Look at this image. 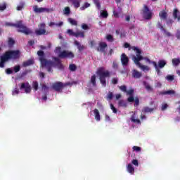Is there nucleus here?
Masks as SVG:
<instances>
[{"mask_svg":"<svg viewBox=\"0 0 180 180\" xmlns=\"http://www.w3.org/2000/svg\"><path fill=\"white\" fill-rule=\"evenodd\" d=\"M37 56H39V60L41 63V68H46L48 72H53V67H57L59 70H64V65L61 63V60L57 57H53V60H50L46 58V55L44 51H38Z\"/></svg>","mask_w":180,"mask_h":180,"instance_id":"1","label":"nucleus"},{"mask_svg":"<svg viewBox=\"0 0 180 180\" xmlns=\"http://www.w3.org/2000/svg\"><path fill=\"white\" fill-rule=\"evenodd\" d=\"M131 49L134 51H136V56H132V60L134 61V64L137 65L142 71H150V68L147 65H142L140 61L143 60V58L141 57V49H139L137 46H132Z\"/></svg>","mask_w":180,"mask_h":180,"instance_id":"2","label":"nucleus"},{"mask_svg":"<svg viewBox=\"0 0 180 180\" xmlns=\"http://www.w3.org/2000/svg\"><path fill=\"white\" fill-rule=\"evenodd\" d=\"M5 25L7 27H16L17 32L18 33H23L24 34L29 35L33 33V31L26 27L25 24H23L22 20L17 21L16 23L12 22H6Z\"/></svg>","mask_w":180,"mask_h":180,"instance_id":"3","label":"nucleus"},{"mask_svg":"<svg viewBox=\"0 0 180 180\" xmlns=\"http://www.w3.org/2000/svg\"><path fill=\"white\" fill-rule=\"evenodd\" d=\"M97 75L99 77L100 82L103 86H106V78L110 77V72L105 70V67H100L96 71Z\"/></svg>","mask_w":180,"mask_h":180,"instance_id":"4","label":"nucleus"},{"mask_svg":"<svg viewBox=\"0 0 180 180\" xmlns=\"http://www.w3.org/2000/svg\"><path fill=\"white\" fill-rule=\"evenodd\" d=\"M54 51L56 54H58V58H74L75 57L74 53L70 51L63 50L61 51V46H57Z\"/></svg>","mask_w":180,"mask_h":180,"instance_id":"5","label":"nucleus"},{"mask_svg":"<svg viewBox=\"0 0 180 180\" xmlns=\"http://www.w3.org/2000/svg\"><path fill=\"white\" fill-rule=\"evenodd\" d=\"M4 57L9 60H18L20 58V51L19 50H10L6 51L4 54Z\"/></svg>","mask_w":180,"mask_h":180,"instance_id":"6","label":"nucleus"},{"mask_svg":"<svg viewBox=\"0 0 180 180\" xmlns=\"http://www.w3.org/2000/svg\"><path fill=\"white\" fill-rule=\"evenodd\" d=\"M140 13L142 18H143V19L146 20H150V19H153V11H151L150 8H148L146 4L143 5V7L141 10Z\"/></svg>","mask_w":180,"mask_h":180,"instance_id":"7","label":"nucleus"},{"mask_svg":"<svg viewBox=\"0 0 180 180\" xmlns=\"http://www.w3.org/2000/svg\"><path fill=\"white\" fill-rule=\"evenodd\" d=\"M70 85H72L71 82H70L66 83L56 82L52 84L51 88L52 89H53V91H56V92H61V91H63V89H64L65 86H70Z\"/></svg>","mask_w":180,"mask_h":180,"instance_id":"8","label":"nucleus"},{"mask_svg":"<svg viewBox=\"0 0 180 180\" xmlns=\"http://www.w3.org/2000/svg\"><path fill=\"white\" fill-rule=\"evenodd\" d=\"M33 11L35 12V13H44L46 12V13H50V12H54V8H39L38 6L35 5L33 6Z\"/></svg>","mask_w":180,"mask_h":180,"instance_id":"9","label":"nucleus"},{"mask_svg":"<svg viewBox=\"0 0 180 180\" xmlns=\"http://www.w3.org/2000/svg\"><path fill=\"white\" fill-rule=\"evenodd\" d=\"M67 33L69 34V36H74L77 38L82 37V39H84V37H85V32L84 31H77L74 32L72 30L69 29L67 30Z\"/></svg>","mask_w":180,"mask_h":180,"instance_id":"10","label":"nucleus"},{"mask_svg":"<svg viewBox=\"0 0 180 180\" xmlns=\"http://www.w3.org/2000/svg\"><path fill=\"white\" fill-rule=\"evenodd\" d=\"M106 47H108V44H106V42L101 41L98 44V46L96 48V51H101L104 56H106Z\"/></svg>","mask_w":180,"mask_h":180,"instance_id":"11","label":"nucleus"},{"mask_svg":"<svg viewBox=\"0 0 180 180\" xmlns=\"http://www.w3.org/2000/svg\"><path fill=\"white\" fill-rule=\"evenodd\" d=\"M20 89H25V94H30V92H32V86L28 82L22 83L21 86H20Z\"/></svg>","mask_w":180,"mask_h":180,"instance_id":"12","label":"nucleus"},{"mask_svg":"<svg viewBox=\"0 0 180 180\" xmlns=\"http://www.w3.org/2000/svg\"><path fill=\"white\" fill-rule=\"evenodd\" d=\"M40 27L41 29L35 30V34H37V36H41L43 34H46V24H40Z\"/></svg>","mask_w":180,"mask_h":180,"instance_id":"13","label":"nucleus"},{"mask_svg":"<svg viewBox=\"0 0 180 180\" xmlns=\"http://www.w3.org/2000/svg\"><path fill=\"white\" fill-rule=\"evenodd\" d=\"M120 60L123 67H127V65H129V57H127L126 53L121 55Z\"/></svg>","mask_w":180,"mask_h":180,"instance_id":"14","label":"nucleus"},{"mask_svg":"<svg viewBox=\"0 0 180 180\" xmlns=\"http://www.w3.org/2000/svg\"><path fill=\"white\" fill-rule=\"evenodd\" d=\"M127 95H129V97L127 98V101L129 102H134V97L133 96V95H134V89H131L129 90H127Z\"/></svg>","mask_w":180,"mask_h":180,"instance_id":"15","label":"nucleus"},{"mask_svg":"<svg viewBox=\"0 0 180 180\" xmlns=\"http://www.w3.org/2000/svg\"><path fill=\"white\" fill-rule=\"evenodd\" d=\"M142 75H143L141 74V72H139L137 70L134 69L132 70L133 78H136V79H138L139 78H141Z\"/></svg>","mask_w":180,"mask_h":180,"instance_id":"16","label":"nucleus"},{"mask_svg":"<svg viewBox=\"0 0 180 180\" xmlns=\"http://www.w3.org/2000/svg\"><path fill=\"white\" fill-rule=\"evenodd\" d=\"M8 61L4 55L1 56L0 58V68H4L5 67V63Z\"/></svg>","mask_w":180,"mask_h":180,"instance_id":"17","label":"nucleus"},{"mask_svg":"<svg viewBox=\"0 0 180 180\" xmlns=\"http://www.w3.org/2000/svg\"><path fill=\"white\" fill-rule=\"evenodd\" d=\"M94 117L97 122H101V114L99 113V110L96 108L94 110Z\"/></svg>","mask_w":180,"mask_h":180,"instance_id":"18","label":"nucleus"},{"mask_svg":"<svg viewBox=\"0 0 180 180\" xmlns=\"http://www.w3.org/2000/svg\"><path fill=\"white\" fill-rule=\"evenodd\" d=\"M33 64H34V60L30 59L22 63V67H29V65H33Z\"/></svg>","mask_w":180,"mask_h":180,"instance_id":"19","label":"nucleus"},{"mask_svg":"<svg viewBox=\"0 0 180 180\" xmlns=\"http://www.w3.org/2000/svg\"><path fill=\"white\" fill-rule=\"evenodd\" d=\"M159 16L162 20H167V17L168 16V14L165 11H162L159 13Z\"/></svg>","mask_w":180,"mask_h":180,"instance_id":"20","label":"nucleus"},{"mask_svg":"<svg viewBox=\"0 0 180 180\" xmlns=\"http://www.w3.org/2000/svg\"><path fill=\"white\" fill-rule=\"evenodd\" d=\"M180 12L178 11V8H174L173 11V18L174 19H177L178 22H180V15L178 16V14Z\"/></svg>","mask_w":180,"mask_h":180,"instance_id":"21","label":"nucleus"},{"mask_svg":"<svg viewBox=\"0 0 180 180\" xmlns=\"http://www.w3.org/2000/svg\"><path fill=\"white\" fill-rule=\"evenodd\" d=\"M70 2H72V5L75 8H79L81 6V0H68Z\"/></svg>","mask_w":180,"mask_h":180,"instance_id":"22","label":"nucleus"},{"mask_svg":"<svg viewBox=\"0 0 180 180\" xmlns=\"http://www.w3.org/2000/svg\"><path fill=\"white\" fill-rule=\"evenodd\" d=\"M143 85L148 92H153L154 91V89L150 86L147 82H143Z\"/></svg>","mask_w":180,"mask_h":180,"instance_id":"23","label":"nucleus"},{"mask_svg":"<svg viewBox=\"0 0 180 180\" xmlns=\"http://www.w3.org/2000/svg\"><path fill=\"white\" fill-rule=\"evenodd\" d=\"M90 84H91L92 86H96V75H93L90 79Z\"/></svg>","mask_w":180,"mask_h":180,"instance_id":"24","label":"nucleus"},{"mask_svg":"<svg viewBox=\"0 0 180 180\" xmlns=\"http://www.w3.org/2000/svg\"><path fill=\"white\" fill-rule=\"evenodd\" d=\"M165 65H167V61H165V60H160L158 61V67L159 68H164V67H165Z\"/></svg>","mask_w":180,"mask_h":180,"instance_id":"25","label":"nucleus"},{"mask_svg":"<svg viewBox=\"0 0 180 180\" xmlns=\"http://www.w3.org/2000/svg\"><path fill=\"white\" fill-rule=\"evenodd\" d=\"M127 169L129 174H131V175L134 174V167H133V165L129 164L127 167Z\"/></svg>","mask_w":180,"mask_h":180,"instance_id":"26","label":"nucleus"},{"mask_svg":"<svg viewBox=\"0 0 180 180\" xmlns=\"http://www.w3.org/2000/svg\"><path fill=\"white\" fill-rule=\"evenodd\" d=\"M75 45L77 46L79 51H82L85 47L84 45H81V44L78 41H75Z\"/></svg>","mask_w":180,"mask_h":180,"instance_id":"27","label":"nucleus"},{"mask_svg":"<svg viewBox=\"0 0 180 180\" xmlns=\"http://www.w3.org/2000/svg\"><path fill=\"white\" fill-rule=\"evenodd\" d=\"M68 20L69 23L72 25V26H78V21L74 20L73 18H69Z\"/></svg>","mask_w":180,"mask_h":180,"instance_id":"28","label":"nucleus"},{"mask_svg":"<svg viewBox=\"0 0 180 180\" xmlns=\"http://www.w3.org/2000/svg\"><path fill=\"white\" fill-rule=\"evenodd\" d=\"M118 106H120L121 108H127V102L124 100H120L118 102Z\"/></svg>","mask_w":180,"mask_h":180,"instance_id":"29","label":"nucleus"},{"mask_svg":"<svg viewBox=\"0 0 180 180\" xmlns=\"http://www.w3.org/2000/svg\"><path fill=\"white\" fill-rule=\"evenodd\" d=\"M100 16L103 19H106L109 16V13L106 11H101Z\"/></svg>","mask_w":180,"mask_h":180,"instance_id":"30","label":"nucleus"},{"mask_svg":"<svg viewBox=\"0 0 180 180\" xmlns=\"http://www.w3.org/2000/svg\"><path fill=\"white\" fill-rule=\"evenodd\" d=\"M161 95H175V91L169 90L160 93Z\"/></svg>","mask_w":180,"mask_h":180,"instance_id":"31","label":"nucleus"},{"mask_svg":"<svg viewBox=\"0 0 180 180\" xmlns=\"http://www.w3.org/2000/svg\"><path fill=\"white\" fill-rule=\"evenodd\" d=\"M154 110V108H150V107H145L142 110L143 113H151Z\"/></svg>","mask_w":180,"mask_h":180,"instance_id":"32","label":"nucleus"},{"mask_svg":"<svg viewBox=\"0 0 180 180\" xmlns=\"http://www.w3.org/2000/svg\"><path fill=\"white\" fill-rule=\"evenodd\" d=\"M8 47H13L15 45V41L12 39V37H8Z\"/></svg>","mask_w":180,"mask_h":180,"instance_id":"33","label":"nucleus"},{"mask_svg":"<svg viewBox=\"0 0 180 180\" xmlns=\"http://www.w3.org/2000/svg\"><path fill=\"white\" fill-rule=\"evenodd\" d=\"M172 64L175 67H177V65H179V64H180V59L179 58H173L172 59Z\"/></svg>","mask_w":180,"mask_h":180,"instance_id":"34","label":"nucleus"},{"mask_svg":"<svg viewBox=\"0 0 180 180\" xmlns=\"http://www.w3.org/2000/svg\"><path fill=\"white\" fill-rule=\"evenodd\" d=\"M91 6V4L88 2H85L84 4L80 8V11H85L86 8H89Z\"/></svg>","mask_w":180,"mask_h":180,"instance_id":"35","label":"nucleus"},{"mask_svg":"<svg viewBox=\"0 0 180 180\" xmlns=\"http://www.w3.org/2000/svg\"><path fill=\"white\" fill-rule=\"evenodd\" d=\"M131 122H132L133 123H137L138 124H140L141 123L140 120L134 118V116L131 117Z\"/></svg>","mask_w":180,"mask_h":180,"instance_id":"36","label":"nucleus"},{"mask_svg":"<svg viewBox=\"0 0 180 180\" xmlns=\"http://www.w3.org/2000/svg\"><path fill=\"white\" fill-rule=\"evenodd\" d=\"M69 70L72 72L77 71V65L75 64H70L69 65Z\"/></svg>","mask_w":180,"mask_h":180,"instance_id":"37","label":"nucleus"},{"mask_svg":"<svg viewBox=\"0 0 180 180\" xmlns=\"http://www.w3.org/2000/svg\"><path fill=\"white\" fill-rule=\"evenodd\" d=\"M32 88L34 91H37V89H39V82H37L36 81L33 82Z\"/></svg>","mask_w":180,"mask_h":180,"instance_id":"38","label":"nucleus"},{"mask_svg":"<svg viewBox=\"0 0 180 180\" xmlns=\"http://www.w3.org/2000/svg\"><path fill=\"white\" fill-rule=\"evenodd\" d=\"M93 2L96 5L97 9H101V2H99V0H93Z\"/></svg>","mask_w":180,"mask_h":180,"instance_id":"39","label":"nucleus"},{"mask_svg":"<svg viewBox=\"0 0 180 180\" xmlns=\"http://www.w3.org/2000/svg\"><path fill=\"white\" fill-rule=\"evenodd\" d=\"M166 79L167 81H169L170 82H172V81H174V79H175V77L174 75H168L167 77H166Z\"/></svg>","mask_w":180,"mask_h":180,"instance_id":"40","label":"nucleus"},{"mask_svg":"<svg viewBox=\"0 0 180 180\" xmlns=\"http://www.w3.org/2000/svg\"><path fill=\"white\" fill-rule=\"evenodd\" d=\"M106 40L112 43V41H114L115 39H113V36H112V34H108L106 36Z\"/></svg>","mask_w":180,"mask_h":180,"instance_id":"41","label":"nucleus"},{"mask_svg":"<svg viewBox=\"0 0 180 180\" xmlns=\"http://www.w3.org/2000/svg\"><path fill=\"white\" fill-rule=\"evenodd\" d=\"M107 99L108 101H112V99H113V93H112V91L108 92L107 95Z\"/></svg>","mask_w":180,"mask_h":180,"instance_id":"42","label":"nucleus"},{"mask_svg":"<svg viewBox=\"0 0 180 180\" xmlns=\"http://www.w3.org/2000/svg\"><path fill=\"white\" fill-rule=\"evenodd\" d=\"M119 89H120V91L124 92L125 94L127 92V87L126 86V85L120 86Z\"/></svg>","mask_w":180,"mask_h":180,"instance_id":"43","label":"nucleus"},{"mask_svg":"<svg viewBox=\"0 0 180 180\" xmlns=\"http://www.w3.org/2000/svg\"><path fill=\"white\" fill-rule=\"evenodd\" d=\"M70 13H71V10L70 9V7H65L64 10V14L70 15Z\"/></svg>","mask_w":180,"mask_h":180,"instance_id":"44","label":"nucleus"},{"mask_svg":"<svg viewBox=\"0 0 180 180\" xmlns=\"http://www.w3.org/2000/svg\"><path fill=\"white\" fill-rule=\"evenodd\" d=\"M13 71L15 73L19 72V71H20V65H18L14 66Z\"/></svg>","mask_w":180,"mask_h":180,"instance_id":"45","label":"nucleus"},{"mask_svg":"<svg viewBox=\"0 0 180 180\" xmlns=\"http://www.w3.org/2000/svg\"><path fill=\"white\" fill-rule=\"evenodd\" d=\"M23 8H25V4L21 3L20 4V5H18L16 8L17 11H22V9H23Z\"/></svg>","mask_w":180,"mask_h":180,"instance_id":"46","label":"nucleus"},{"mask_svg":"<svg viewBox=\"0 0 180 180\" xmlns=\"http://www.w3.org/2000/svg\"><path fill=\"white\" fill-rule=\"evenodd\" d=\"M157 27L158 29H160V30H162V32H163V30H165V28H164V27L162 26V24H161V22H158Z\"/></svg>","mask_w":180,"mask_h":180,"instance_id":"47","label":"nucleus"},{"mask_svg":"<svg viewBox=\"0 0 180 180\" xmlns=\"http://www.w3.org/2000/svg\"><path fill=\"white\" fill-rule=\"evenodd\" d=\"M82 29H83V30H89V27L88 25L83 23L82 24Z\"/></svg>","mask_w":180,"mask_h":180,"instance_id":"48","label":"nucleus"},{"mask_svg":"<svg viewBox=\"0 0 180 180\" xmlns=\"http://www.w3.org/2000/svg\"><path fill=\"white\" fill-rule=\"evenodd\" d=\"M110 109L112 110L113 113H117V109L112 103L110 104Z\"/></svg>","mask_w":180,"mask_h":180,"instance_id":"49","label":"nucleus"},{"mask_svg":"<svg viewBox=\"0 0 180 180\" xmlns=\"http://www.w3.org/2000/svg\"><path fill=\"white\" fill-rule=\"evenodd\" d=\"M134 102H135L134 106H139L140 104V100L139 99V97H136Z\"/></svg>","mask_w":180,"mask_h":180,"instance_id":"50","label":"nucleus"},{"mask_svg":"<svg viewBox=\"0 0 180 180\" xmlns=\"http://www.w3.org/2000/svg\"><path fill=\"white\" fill-rule=\"evenodd\" d=\"M165 36H167V37H171V36H172V34H171V32L167 31V30L165 29V30H163Z\"/></svg>","mask_w":180,"mask_h":180,"instance_id":"51","label":"nucleus"},{"mask_svg":"<svg viewBox=\"0 0 180 180\" xmlns=\"http://www.w3.org/2000/svg\"><path fill=\"white\" fill-rule=\"evenodd\" d=\"M133 150L134 151H136L137 153L141 151V148L139 147V146H133Z\"/></svg>","mask_w":180,"mask_h":180,"instance_id":"52","label":"nucleus"},{"mask_svg":"<svg viewBox=\"0 0 180 180\" xmlns=\"http://www.w3.org/2000/svg\"><path fill=\"white\" fill-rule=\"evenodd\" d=\"M126 31L123 30L120 32V39H123V37H126Z\"/></svg>","mask_w":180,"mask_h":180,"instance_id":"53","label":"nucleus"},{"mask_svg":"<svg viewBox=\"0 0 180 180\" xmlns=\"http://www.w3.org/2000/svg\"><path fill=\"white\" fill-rule=\"evenodd\" d=\"M117 82H119V79H117V77H114L112 79V83L114 85H116V84H117Z\"/></svg>","mask_w":180,"mask_h":180,"instance_id":"54","label":"nucleus"},{"mask_svg":"<svg viewBox=\"0 0 180 180\" xmlns=\"http://www.w3.org/2000/svg\"><path fill=\"white\" fill-rule=\"evenodd\" d=\"M141 57L143 58L142 60H145V61H146V63L151 64L152 61L150 60V58H148L147 57H143L142 55H141Z\"/></svg>","mask_w":180,"mask_h":180,"instance_id":"55","label":"nucleus"},{"mask_svg":"<svg viewBox=\"0 0 180 180\" xmlns=\"http://www.w3.org/2000/svg\"><path fill=\"white\" fill-rule=\"evenodd\" d=\"M175 36H176L177 40H180V30H176Z\"/></svg>","mask_w":180,"mask_h":180,"instance_id":"56","label":"nucleus"},{"mask_svg":"<svg viewBox=\"0 0 180 180\" xmlns=\"http://www.w3.org/2000/svg\"><path fill=\"white\" fill-rule=\"evenodd\" d=\"M6 9V3H4L3 5L0 4V11H5Z\"/></svg>","mask_w":180,"mask_h":180,"instance_id":"57","label":"nucleus"},{"mask_svg":"<svg viewBox=\"0 0 180 180\" xmlns=\"http://www.w3.org/2000/svg\"><path fill=\"white\" fill-rule=\"evenodd\" d=\"M168 108V104L164 103L162 105L161 110L164 111Z\"/></svg>","mask_w":180,"mask_h":180,"instance_id":"58","label":"nucleus"},{"mask_svg":"<svg viewBox=\"0 0 180 180\" xmlns=\"http://www.w3.org/2000/svg\"><path fill=\"white\" fill-rule=\"evenodd\" d=\"M18 94H19V89H18V87H16L13 91V95H18Z\"/></svg>","mask_w":180,"mask_h":180,"instance_id":"59","label":"nucleus"},{"mask_svg":"<svg viewBox=\"0 0 180 180\" xmlns=\"http://www.w3.org/2000/svg\"><path fill=\"white\" fill-rule=\"evenodd\" d=\"M6 74H8L9 75L11 74H13V70H12V69H11V68H7L6 70Z\"/></svg>","mask_w":180,"mask_h":180,"instance_id":"60","label":"nucleus"},{"mask_svg":"<svg viewBox=\"0 0 180 180\" xmlns=\"http://www.w3.org/2000/svg\"><path fill=\"white\" fill-rule=\"evenodd\" d=\"M132 164L134 165H135L136 167H139V160H132Z\"/></svg>","mask_w":180,"mask_h":180,"instance_id":"61","label":"nucleus"},{"mask_svg":"<svg viewBox=\"0 0 180 180\" xmlns=\"http://www.w3.org/2000/svg\"><path fill=\"white\" fill-rule=\"evenodd\" d=\"M113 15H114L115 18H119V13H117V11H114Z\"/></svg>","mask_w":180,"mask_h":180,"instance_id":"62","label":"nucleus"},{"mask_svg":"<svg viewBox=\"0 0 180 180\" xmlns=\"http://www.w3.org/2000/svg\"><path fill=\"white\" fill-rule=\"evenodd\" d=\"M42 89H44V91H47V89H49V86H47L46 84H43L41 86Z\"/></svg>","mask_w":180,"mask_h":180,"instance_id":"63","label":"nucleus"},{"mask_svg":"<svg viewBox=\"0 0 180 180\" xmlns=\"http://www.w3.org/2000/svg\"><path fill=\"white\" fill-rule=\"evenodd\" d=\"M117 67H118L117 63H115V62H113V63H112V68H117Z\"/></svg>","mask_w":180,"mask_h":180,"instance_id":"64","label":"nucleus"}]
</instances>
